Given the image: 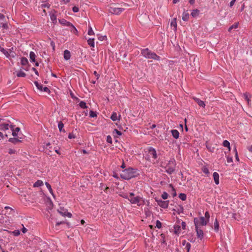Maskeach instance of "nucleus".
Returning a JSON list of instances; mask_svg holds the SVG:
<instances>
[{
	"mask_svg": "<svg viewBox=\"0 0 252 252\" xmlns=\"http://www.w3.org/2000/svg\"><path fill=\"white\" fill-rule=\"evenodd\" d=\"M12 233L14 234V236H18L20 235V232L19 230H15L14 231L12 232Z\"/></svg>",
	"mask_w": 252,
	"mask_h": 252,
	"instance_id": "obj_43",
	"label": "nucleus"
},
{
	"mask_svg": "<svg viewBox=\"0 0 252 252\" xmlns=\"http://www.w3.org/2000/svg\"><path fill=\"white\" fill-rule=\"evenodd\" d=\"M32 70L34 71V72H35L36 75H37L38 76L39 75L38 72L37 71V70L34 67H32Z\"/></svg>",
	"mask_w": 252,
	"mask_h": 252,
	"instance_id": "obj_60",
	"label": "nucleus"
},
{
	"mask_svg": "<svg viewBox=\"0 0 252 252\" xmlns=\"http://www.w3.org/2000/svg\"><path fill=\"white\" fill-rule=\"evenodd\" d=\"M45 185L47 187V189H48L49 192L52 194L53 196H54V194L53 193V189H52L51 186L48 183H45Z\"/></svg>",
	"mask_w": 252,
	"mask_h": 252,
	"instance_id": "obj_23",
	"label": "nucleus"
},
{
	"mask_svg": "<svg viewBox=\"0 0 252 252\" xmlns=\"http://www.w3.org/2000/svg\"><path fill=\"white\" fill-rule=\"evenodd\" d=\"M176 163L175 160H170L165 166L166 172L169 174H172L175 170Z\"/></svg>",
	"mask_w": 252,
	"mask_h": 252,
	"instance_id": "obj_3",
	"label": "nucleus"
},
{
	"mask_svg": "<svg viewBox=\"0 0 252 252\" xmlns=\"http://www.w3.org/2000/svg\"><path fill=\"white\" fill-rule=\"evenodd\" d=\"M116 132L118 135H122V132L120 131H119L118 129H115L114 131H113V133L114 132Z\"/></svg>",
	"mask_w": 252,
	"mask_h": 252,
	"instance_id": "obj_54",
	"label": "nucleus"
},
{
	"mask_svg": "<svg viewBox=\"0 0 252 252\" xmlns=\"http://www.w3.org/2000/svg\"><path fill=\"white\" fill-rule=\"evenodd\" d=\"M236 0H232L230 1V5H229L230 7H232L234 5V3H235V2Z\"/></svg>",
	"mask_w": 252,
	"mask_h": 252,
	"instance_id": "obj_57",
	"label": "nucleus"
},
{
	"mask_svg": "<svg viewBox=\"0 0 252 252\" xmlns=\"http://www.w3.org/2000/svg\"><path fill=\"white\" fill-rule=\"evenodd\" d=\"M203 172L205 174H208L209 173V170L207 167H203L202 169Z\"/></svg>",
	"mask_w": 252,
	"mask_h": 252,
	"instance_id": "obj_52",
	"label": "nucleus"
},
{
	"mask_svg": "<svg viewBox=\"0 0 252 252\" xmlns=\"http://www.w3.org/2000/svg\"><path fill=\"white\" fill-rule=\"evenodd\" d=\"M149 154L152 156V158L156 159L157 158V152L155 149L150 147L149 149Z\"/></svg>",
	"mask_w": 252,
	"mask_h": 252,
	"instance_id": "obj_11",
	"label": "nucleus"
},
{
	"mask_svg": "<svg viewBox=\"0 0 252 252\" xmlns=\"http://www.w3.org/2000/svg\"><path fill=\"white\" fill-rule=\"evenodd\" d=\"M177 19L176 18H173L172 20H171V23H170V26L171 27H174V31H176L177 30Z\"/></svg>",
	"mask_w": 252,
	"mask_h": 252,
	"instance_id": "obj_16",
	"label": "nucleus"
},
{
	"mask_svg": "<svg viewBox=\"0 0 252 252\" xmlns=\"http://www.w3.org/2000/svg\"><path fill=\"white\" fill-rule=\"evenodd\" d=\"M22 231L23 233H25L26 232H27V229L26 228H25L23 225V228L22 229Z\"/></svg>",
	"mask_w": 252,
	"mask_h": 252,
	"instance_id": "obj_59",
	"label": "nucleus"
},
{
	"mask_svg": "<svg viewBox=\"0 0 252 252\" xmlns=\"http://www.w3.org/2000/svg\"><path fill=\"white\" fill-rule=\"evenodd\" d=\"M50 18H51V20L53 22H54L55 21H56V20H57L56 16L55 15H54V14L51 15V16H50Z\"/></svg>",
	"mask_w": 252,
	"mask_h": 252,
	"instance_id": "obj_45",
	"label": "nucleus"
},
{
	"mask_svg": "<svg viewBox=\"0 0 252 252\" xmlns=\"http://www.w3.org/2000/svg\"><path fill=\"white\" fill-rule=\"evenodd\" d=\"M199 13V11L198 9H194L191 12V15L193 17H196L198 15Z\"/></svg>",
	"mask_w": 252,
	"mask_h": 252,
	"instance_id": "obj_22",
	"label": "nucleus"
},
{
	"mask_svg": "<svg viewBox=\"0 0 252 252\" xmlns=\"http://www.w3.org/2000/svg\"><path fill=\"white\" fill-rule=\"evenodd\" d=\"M121 115H120L119 116V118H120ZM111 119L112 121H115L117 120H118V117L117 116V114L116 112H113L111 116Z\"/></svg>",
	"mask_w": 252,
	"mask_h": 252,
	"instance_id": "obj_20",
	"label": "nucleus"
},
{
	"mask_svg": "<svg viewBox=\"0 0 252 252\" xmlns=\"http://www.w3.org/2000/svg\"><path fill=\"white\" fill-rule=\"evenodd\" d=\"M170 186L172 188V189H173V192L172 193L173 196V197L176 196L177 195V194H176V191H175V189L173 188V186H172V185L171 184L170 185Z\"/></svg>",
	"mask_w": 252,
	"mask_h": 252,
	"instance_id": "obj_51",
	"label": "nucleus"
},
{
	"mask_svg": "<svg viewBox=\"0 0 252 252\" xmlns=\"http://www.w3.org/2000/svg\"><path fill=\"white\" fill-rule=\"evenodd\" d=\"M182 227L183 229H186V223L185 222L182 221Z\"/></svg>",
	"mask_w": 252,
	"mask_h": 252,
	"instance_id": "obj_58",
	"label": "nucleus"
},
{
	"mask_svg": "<svg viewBox=\"0 0 252 252\" xmlns=\"http://www.w3.org/2000/svg\"><path fill=\"white\" fill-rule=\"evenodd\" d=\"M42 90L44 92H46L48 94H49L50 92V90L47 87H45L44 88L43 87Z\"/></svg>",
	"mask_w": 252,
	"mask_h": 252,
	"instance_id": "obj_48",
	"label": "nucleus"
},
{
	"mask_svg": "<svg viewBox=\"0 0 252 252\" xmlns=\"http://www.w3.org/2000/svg\"><path fill=\"white\" fill-rule=\"evenodd\" d=\"M88 34L89 35H92L94 34V32L93 31L92 28L91 27V26H90L89 27V31H88Z\"/></svg>",
	"mask_w": 252,
	"mask_h": 252,
	"instance_id": "obj_35",
	"label": "nucleus"
},
{
	"mask_svg": "<svg viewBox=\"0 0 252 252\" xmlns=\"http://www.w3.org/2000/svg\"><path fill=\"white\" fill-rule=\"evenodd\" d=\"M179 209H178V214H180L181 213H183V211H184V208H183V207L182 206H179Z\"/></svg>",
	"mask_w": 252,
	"mask_h": 252,
	"instance_id": "obj_49",
	"label": "nucleus"
},
{
	"mask_svg": "<svg viewBox=\"0 0 252 252\" xmlns=\"http://www.w3.org/2000/svg\"><path fill=\"white\" fill-rule=\"evenodd\" d=\"M213 178L216 184L218 185L219 184V175L217 172H214Z\"/></svg>",
	"mask_w": 252,
	"mask_h": 252,
	"instance_id": "obj_15",
	"label": "nucleus"
},
{
	"mask_svg": "<svg viewBox=\"0 0 252 252\" xmlns=\"http://www.w3.org/2000/svg\"><path fill=\"white\" fill-rule=\"evenodd\" d=\"M43 185V183L41 180H37L34 184V187H39Z\"/></svg>",
	"mask_w": 252,
	"mask_h": 252,
	"instance_id": "obj_21",
	"label": "nucleus"
},
{
	"mask_svg": "<svg viewBox=\"0 0 252 252\" xmlns=\"http://www.w3.org/2000/svg\"><path fill=\"white\" fill-rule=\"evenodd\" d=\"M190 247H191V245H190V243H187L186 244V245L185 246V249H187V252H189V250L190 249Z\"/></svg>",
	"mask_w": 252,
	"mask_h": 252,
	"instance_id": "obj_41",
	"label": "nucleus"
},
{
	"mask_svg": "<svg viewBox=\"0 0 252 252\" xmlns=\"http://www.w3.org/2000/svg\"><path fill=\"white\" fill-rule=\"evenodd\" d=\"M174 229H175V233L176 234H177L179 232L180 230H181V227L179 225L175 226Z\"/></svg>",
	"mask_w": 252,
	"mask_h": 252,
	"instance_id": "obj_36",
	"label": "nucleus"
},
{
	"mask_svg": "<svg viewBox=\"0 0 252 252\" xmlns=\"http://www.w3.org/2000/svg\"><path fill=\"white\" fill-rule=\"evenodd\" d=\"M141 54L145 58L148 59H153L159 61L160 57L158 56L155 53L152 52L148 48H145L141 50Z\"/></svg>",
	"mask_w": 252,
	"mask_h": 252,
	"instance_id": "obj_2",
	"label": "nucleus"
},
{
	"mask_svg": "<svg viewBox=\"0 0 252 252\" xmlns=\"http://www.w3.org/2000/svg\"><path fill=\"white\" fill-rule=\"evenodd\" d=\"M59 212L62 215V216H65L66 215V212L65 211H64V212H62V211H59Z\"/></svg>",
	"mask_w": 252,
	"mask_h": 252,
	"instance_id": "obj_62",
	"label": "nucleus"
},
{
	"mask_svg": "<svg viewBox=\"0 0 252 252\" xmlns=\"http://www.w3.org/2000/svg\"><path fill=\"white\" fill-rule=\"evenodd\" d=\"M10 126L8 123L0 124V130H6L8 129Z\"/></svg>",
	"mask_w": 252,
	"mask_h": 252,
	"instance_id": "obj_12",
	"label": "nucleus"
},
{
	"mask_svg": "<svg viewBox=\"0 0 252 252\" xmlns=\"http://www.w3.org/2000/svg\"><path fill=\"white\" fill-rule=\"evenodd\" d=\"M21 139H22V137L17 136V137L10 138L8 139V141L14 144H16L17 143L21 142L20 140Z\"/></svg>",
	"mask_w": 252,
	"mask_h": 252,
	"instance_id": "obj_10",
	"label": "nucleus"
},
{
	"mask_svg": "<svg viewBox=\"0 0 252 252\" xmlns=\"http://www.w3.org/2000/svg\"><path fill=\"white\" fill-rule=\"evenodd\" d=\"M0 26L4 29H7L8 28V25L6 23H1L0 24Z\"/></svg>",
	"mask_w": 252,
	"mask_h": 252,
	"instance_id": "obj_39",
	"label": "nucleus"
},
{
	"mask_svg": "<svg viewBox=\"0 0 252 252\" xmlns=\"http://www.w3.org/2000/svg\"><path fill=\"white\" fill-rule=\"evenodd\" d=\"M59 21L60 23L63 25L66 26L68 27H71L73 28H74V26L71 23L67 22L64 19H60Z\"/></svg>",
	"mask_w": 252,
	"mask_h": 252,
	"instance_id": "obj_9",
	"label": "nucleus"
},
{
	"mask_svg": "<svg viewBox=\"0 0 252 252\" xmlns=\"http://www.w3.org/2000/svg\"><path fill=\"white\" fill-rule=\"evenodd\" d=\"M205 217L208 220L209 219L210 215L208 212H206L205 213Z\"/></svg>",
	"mask_w": 252,
	"mask_h": 252,
	"instance_id": "obj_55",
	"label": "nucleus"
},
{
	"mask_svg": "<svg viewBox=\"0 0 252 252\" xmlns=\"http://www.w3.org/2000/svg\"><path fill=\"white\" fill-rule=\"evenodd\" d=\"M75 137V135L72 133H70L68 135V138L69 139L74 138Z\"/></svg>",
	"mask_w": 252,
	"mask_h": 252,
	"instance_id": "obj_53",
	"label": "nucleus"
},
{
	"mask_svg": "<svg viewBox=\"0 0 252 252\" xmlns=\"http://www.w3.org/2000/svg\"><path fill=\"white\" fill-rule=\"evenodd\" d=\"M88 43L90 46L94 47V38H89L88 41Z\"/></svg>",
	"mask_w": 252,
	"mask_h": 252,
	"instance_id": "obj_24",
	"label": "nucleus"
},
{
	"mask_svg": "<svg viewBox=\"0 0 252 252\" xmlns=\"http://www.w3.org/2000/svg\"><path fill=\"white\" fill-rule=\"evenodd\" d=\"M96 116V114L95 112L91 110L90 111V117L91 118H94Z\"/></svg>",
	"mask_w": 252,
	"mask_h": 252,
	"instance_id": "obj_37",
	"label": "nucleus"
},
{
	"mask_svg": "<svg viewBox=\"0 0 252 252\" xmlns=\"http://www.w3.org/2000/svg\"><path fill=\"white\" fill-rule=\"evenodd\" d=\"M70 52L68 50H65L64 51L63 57L65 60H68L70 58Z\"/></svg>",
	"mask_w": 252,
	"mask_h": 252,
	"instance_id": "obj_14",
	"label": "nucleus"
},
{
	"mask_svg": "<svg viewBox=\"0 0 252 252\" xmlns=\"http://www.w3.org/2000/svg\"><path fill=\"white\" fill-rule=\"evenodd\" d=\"M232 157H227V162L228 163H231L232 162Z\"/></svg>",
	"mask_w": 252,
	"mask_h": 252,
	"instance_id": "obj_56",
	"label": "nucleus"
},
{
	"mask_svg": "<svg viewBox=\"0 0 252 252\" xmlns=\"http://www.w3.org/2000/svg\"><path fill=\"white\" fill-rule=\"evenodd\" d=\"M189 18V14L187 11H185L183 14L182 19L184 21H187Z\"/></svg>",
	"mask_w": 252,
	"mask_h": 252,
	"instance_id": "obj_18",
	"label": "nucleus"
},
{
	"mask_svg": "<svg viewBox=\"0 0 252 252\" xmlns=\"http://www.w3.org/2000/svg\"><path fill=\"white\" fill-rule=\"evenodd\" d=\"M223 145L224 147H227L229 151L230 150V143L228 141L225 140L223 142Z\"/></svg>",
	"mask_w": 252,
	"mask_h": 252,
	"instance_id": "obj_26",
	"label": "nucleus"
},
{
	"mask_svg": "<svg viewBox=\"0 0 252 252\" xmlns=\"http://www.w3.org/2000/svg\"><path fill=\"white\" fill-rule=\"evenodd\" d=\"M35 54L33 52H31L30 53V58L31 62H35Z\"/></svg>",
	"mask_w": 252,
	"mask_h": 252,
	"instance_id": "obj_19",
	"label": "nucleus"
},
{
	"mask_svg": "<svg viewBox=\"0 0 252 252\" xmlns=\"http://www.w3.org/2000/svg\"><path fill=\"white\" fill-rule=\"evenodd\" d=\"M156 201L160 207L164 209L168 208L169 201H162L161 200H156Z\"/></svg>",
	"mask_w": 252,
	"mask_h": 252,
	"instance_id": "obj_7",
	"label": "nucleus"
},
{
	"mask_svg": "<svg viewBox=\"0 0 252 252\" xmlns=\"http://www.w3.org/2000/svg\"><path fill=\"white\" fill-rule=\"evenodd\" d=\"M63 124L62 122H60L59 124H58V127H59V129L60 130V131H62V129L63 127Z\"/></svg>",
	"mask_w": 252,
	"mask_h": 252,
	"instance_id": "obj_38",
	"label": "nucleus"
},
{
	"mask_svg": "<svg viewBox=\"0 0 252 252\" xmlns=\"http://www.w3.org/2000/svg\"><path fill=\"white\" fill-rule=\"evenodd\" d=\"M168 196V194L166 192H163L162 194L161 197L163 199H166Z\"/></svg>",
	"mask_w": 252,
	"mask_h": 252,
	"instance_id": "obj_40",
	"label": "nucleus"
},
{
	"mask_svg": "<svg viewBox=\"0 0 252 252\" xmlns=\"http://www.w3.org/2000/svg\"><path fill=\"white\" fill-rule=\"evenodd\" d=\"M179 197L183 201H185L187 198L186 194L185 193L179 194Z\"/></svg>",
	"mask_w": 252,
	"mask_h": 252,
	"instance_id": "obj_32",
	"label": "nucleus"
},
{
	"mask_svg": "<svg viewBox=\"0 0 252 252\" xmlns=\"http://www.w3.org/2000/svg\"><path fill=\"white\" fill-rule=\"evenodd\" d=\"M94 75L97 77V79L99 78V74L97 73L96 71H94Z\"/></svg>",
	"mask_w": 252,
	"mask_h": 252,
	"instance_id": "obj_61",
	"label": "nucleus"
},
{
	"mask_svg": "<svg viewBox=\"0 0 252 252\" xmlns=\"http://www.w3.org/2000/svg\"><path fill=\"white\" fill-rule=\"evenodd\" d=\"M243 95L245 99L247 101L248 103L249 104L251 100L249 97V94L247 93H246L243 94Z\"/></svg>",
	"mask_w": 252,
	"mask_h": 252,
	"instance_id": "obj_33",
	"label": "nucleus"
},
{
	"mask_svg": "<svg viewBox=\"0 0 252 252\" xmlns=\"http://www.w3.org/2000/svg\"><path fill=\"white\" fill-rule=\"evenodd\" d=\"M194 223L195 226V230L196 232V235L198 238L200 240L202 239L204 236L203 230L199 227L196 218L194 219Z\"/></svg>",
	"mask_w": 252,
	"mask_h": 252,
	"instance_id": "obj_4",
	"label": "nucleus"
},
{
	"mask_svg": "<svg viewBox=\"0 0 252 252\" xmlns=\"http://www.w3.org/2000/svg\"><path fill=\"white\" fill-rule=\"evenodd\" d=\"M172 135L175 139H177L179 136V132L176 129H173L171 130Z\"/></svg>",
	"mask_w": 252,
	"mask_h": 252,
	"instance_id": "obj_17",
	"label": "nucleus"
},
{
	"mask_svg": "<svg viewBox=\"0 0 252 252\" xmlns=\"http://www.w3.org/2000/svg\"><path fill=\"white\" fill-rule=\"evenodd\" d=\"M72 11H73L74 12H75V13L77 12H78V11H79V8H78V7H77V6H75L73 7V8H72Z\"/></svg>",
	"mask_w": 252,
	"mask_h": 252,
	"instance_id": "obj_50",
	"label": "nucleus"
},
{
	"mask_svg": "<svg viewBox=\"0 0 252 252\" xmlns=\"http://www.w3.org/2000/svg\"><path fill=\"white\" fill-rule=\"evenodd\" d=\"M197 220V222L198 223V226L200 227L201 226H205L207 224V221L205 220V218L204 217H201L199 219L196 218Z\"/></svg>",
	"mask_w": 252,
	"mask_h": 252,
	"instance_id": "obj_8",
	"label": "nucleus"
},
{
	"mask_svg": "<svg viewBox=\"0 0 252 252\" xmlns=\"http://www.w3.org/2000/svg\"><path fill=\"white\" fill-rule=\"evenodd\" d=\"M136 176V170L132 168H128L122 171L121 177L125 180H129Z\"/></svg>",
	"mask_w": 252,
	"mask_h": 252,
	"instance_id": "obj_1",
	"label": "nucleus"
},
{
	"mask_svg": "<svg viewBox=\"0 0 252 252\" xmlns=\"http://www.w3.org/2000/svg\"><path fill=\"white\" fill-rule=\"evenodd\" d=\"M16 153V151L14 149H9L8 150V153L10 155L15 154Z\"/></svg>",
	"mask_w": 252,
	"mask_h": 252,
	"instance_id": "obj_46",
	"label": "nucleus"
},
{
	"mask_svg": "<svg viewBox=\"0 0 252 252\" xmlns=\"http://www.w3.org/2000/svg\"><path fill=\"white\" fill-rule=\"evenodd\" d=\"M134 193L132 192H131L129 193V198H128V200L132 203V204H137L138 206H140V205L139 204V202H140V200L141 199V197L139 196H136L133 197Z\"/></svg>",
	"mask_w": 252,
	"mask_h": 252,
	"instance_id": "obj_6",
	"label": "nucleus"
},
{
	"mask_svg": "<svg viewBox=\"0 0 252 252\" xmlns=\"http://www.w3.org/2000/svg\"><path fill=\"white\" fill-rule=\"evenodd\" d=\"M79 106L82 108H86L87 107L86 103L83 101L79 103Z\"/></svg>",
	"mask_w": 252,
	"mask_h": 252,
	"instance_id": "obj_34",
	"label": "nucleus"
},
{
	"mask_svg": "<svg viewBox=\"0 0 252 252\" xmlns=\"http://www.w3.org/2000/svg\"><path fill=\"white\" fill-rule=\"evenodd\" d=\"M65 216L68 217V218H71L72 216V214L70 213H66Z\"/></svg>",
	"mask_w": 252,
	"mask_h": 252,
	"instance_id": "obj_63",
	"label": "nucleus"
},
{
	"mask_svg": "<svg viewBox=\"0 0 252 252\" xmlns=\"http://www.w3.org/2000/svg\"><path fill=\"white\" fill-rule=\"evenodd\" d=\"M124 10V8L117 7H115L114 5L111 6L109 8V12L112 14L116 15H118L121 13Z\"/></svg>",
	"mask_w": 252,
	"mask_h": 252,
	"instance_id": "obj_5",
	"label": "nucleus"
},
{
	"mask_svg": "<svg viewBox=\"0 0 252 252\" xmlns=\"http://www.w3.org/2000/svg\"><path fill=\"white\" fill-rule=\"evenodd\" d=\"M161 223L160 222V221L159 220H157L156 221V226L158 228H160L161 227Z\"/></svg>",
	"mask_w": 252,
	"mask_h": 252,
	"instance_id": "obj_42",
	"label": "nucleus"
},
{
	"mask_svg": "<svg viewBox=\"0 0 252 252\" xmlns=\"http://www.w3.org/2000/svg\"><path fill=\"white\" fill-rule=\"evenodd\" d=\"M26 75V73L22 70H20L17 73V76L19 77H24Z\"/></svg>",
	"mask_w": 252,
	"mask_h": 252,
	"instance_id": "obj_28",
	"label": "nucleus"
},
{
	"mask_svg": "<svg viewBox=\"0 0 252 252\" xmlns=\"http://www.w3.org/2000/svg\"><path fill=\"white\" fill-rule=\"evenodd\" d=\"M10 128L12 131V136H13L14 137H16L18 135V134H17V132L14 131V126L13 125H11L10 126Z\"/></svg>",
	"mask_w": 252,
	"mask_h": 252,
	"instance_id": "obj_30",
	"label": "nucleus"
},
{
	"mask_svg": "<svg viewBox=\"0 0 252 252\" xmlns=\"http://www.w3.org/2000/svg\"><path fill=\"white\" fill-rule=\"evenodd\" d=\"M238 23H235L234 24L232 25L231 26H230L228 29V31L230 32L232 29H236L238 27Z\"/></svg>",
	"mask_w": 252,
	"mask_h": 252,
	"instance_id": "obj_31",
	"label": "nucleus"
},
{
	"mask_svg": "<svg viewBox=\"0 0 252 252\" xmlns=\"http://www.w3.org/2000/svg\"><path fill=\"white\" fill-rule=\"evenodd\" d=\"M193 99L199 106L202 107L203 108L205 107V104L204 101L200 100L199 98H196V97H194V98H193Z\"/></svg>",
	"mask_w": 252,
	"mask_h": 252,
	"instance_id": "obj_13",
	"label": "nucleus"
},
{
	"mask_svg": "<svg viewBox=\"0 0 252 252\" xmlns=\"http://www.w3.org/2000/svg\"><path fill=\"white\" fill-rule=\"evenodd\" d=\"M234 150H235V158H236V159L237 161H239V157H238V153H237L236 147H235Z\"/></svg>",
	"mask_w": 252,
	"mask_h": 252,
	"instance_id": "obj_47",
	"label": "nucleus"
},
{
	"mask_svg": "<svg viewBox=\"0 0 252 252\" xmlns=\"http://www.w3.org/2000/svg\"><path fill=\"white\" fill-rule=\"evenodd\" d=\"M219 228V222L217 219L215 220L214 222V229L216 232H218Z\"/></svg>",
	"mask_w": 252,
	"mask_h": 252,
	"instance_id": "obj_25",
	"label": "nucleus"
},
{
	"mask_svg": "<svg viewBox=\"0 0 252 252\" xmlns=\"http://www.w3.org/2000/svg\"><path fill=\"white\" fill-rule=\"evenodd\" d=\"M20 128L18 127L15 128V129L14 128V131L16 132H18L20 131Z\"/></svg>",
	"mask_w": 252,
	"mask_h": 252,
	"instance_id": "obj_64",
	"label": "nucleus"
},
{
	"mask_svg": "<svg viewBox=\"0 0 252 252\" xmlns=\"http://www.w3.org/2000/svg\"><path fill=\"white\" fill-rule=\"evenodd\" d=\"M107 142L111 144L112 143V137L110 135L107 136Z\"/></svg>",
	"mask_w": 252,
	"mask_h": 252,
	"instance_id": "obj_44",
	"label": "nucleus"
},
{
	"mask_svg": "<svg viewBox=\"0 0 252 252\" xmlns=\"http://www.w3.org/2000/svg\"><path fill=\"white\" fill-rule=\"evenodd\" d=\"M21 64L23 65H25L28 63V59L26 58L23 57L21 60Z\"/></svg>",
	"mask_w": 252,
	"mask_h": 252,
	"instance_id": "obj_27",
	"label": "nucleus"
},
{
	"mask_svg": "<svg viewBox=\"0 0 252 252\" xmlns=\"http://www.w3.org/2000/svg\"><path fill=\"white\" fill-rule=\"evenodd\" d=\"M34 84L39 90H40V91H43V86L42 85L39 84L37 81L34 82Z\"/></svg>",
	"mask_w": 252,
	"mask_h": 252,
	"instance_id": "obj_29",
	"label": "nucleus"
}]
</instances>
